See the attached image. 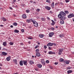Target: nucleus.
<instances>
[{
  "label": "nucleus",
  "instance_id": "1",
  "mask_svg": "<svg viewBox=\"0 0 74 74\" xmlns=\"http://www.w3.org/2000/svg\"><path fill=\"white\" fill-rule=\"evenodd\" d=\"M62 15H63V16H66V13H65L61 11L60 13V14L58 15V18H60L62 16Z\"/></svg>",
  "mask_w": 74,
  "mask_h": 74
},
{
  "label": "nucleus",
  "instance_id": "2",
  "mask_svg": "<svg viewBox=\"0 0 74 74\" xmlns=\"http://www.w3.org/2000/svg\"><path fill=\"white\" fill-rule=\"evenodd\" d=\"M31 22L33 23L34 26L36 27H37V26H38V23L36 22V21H35L33 20H31Z\"/></svg>",
  "mask_w": 74,
  "mask_h": 74
},
{
  "label": "nucleus",
  "instance_id": "3",
  "mask_svg": "<svg viewBox=\"0 0 74 74\" xmlns=\"http://www.w3.org/2000/svg\"><path fill=\"white\" fill-rule=\"evenodd\" d=\"M59 51L58 53V55H60L62 53V51H63V49H60L59 50Z\"/></svg>",
  "mask_w": 74,
  "mask_h": 74
},
{
  "label": "nucleus",
  "instance_id": "4",
  "mask_svg": "<svg viewBox=\"0 0 74 74\" xmlns=\"http://www.w3.org/2000/svg\"><path fill=\"white\" fill-rule=\"evenodd\" d=\"M68 18H71L74 17V14H70L68 16Z\"/></svg>",
  "mask_w": 74,
  "mask_h": 74
},
{
  "label": "nucleus",
  "instance_id": "5",
  "mask_svg": "<svg viewBox=\"0 0 74 74\" xmlns=\"http://www.w3.org/2000/svg\"><path fill=\"white\" fill-rule=\"evenodd\" d=\"M59 18H60L61 19V20L62 21H64L66 19V17L64 16H62L60 18V17H58Z\"/></svg>",
  "mask_w": 74,
  "mask_h": 74
},
{
  "label": "nucleus",
  "instance_id": "6",
  "mask_svg": "<svg viewBox=\"0 0 74 74\" xmlns=\"http://www.w3.org/2000/svg\"><path fill=\"white\" fill-rule=\"evenodd\" d=\"M27 60H23V63L24 65H25V66H27Z\"/></svg>",
  "mask_w": 74,
  "mask_h": 74
},
{
  "label": "nucleus",
  "instance_id": "7",
  "mask_svg": "<svg viewBox=\"0 0 74 74\" xmlns=\"http://www.w3.org/2000/svg\"><path fill=\"white\" fill-rule=\"evenodd\" d=\"M53 34H54V33L51 32L49 34V36L50 37H52Z\"/></svg>",
  "mask_w": 74,
  "mask_h": 74
},
{
  "label": "nucleus",
  "instance_id": "8",
  "mask_svg": "<svg viewBox=\"0 0 74 74\" xmlns=\"http://www.w3.org/2000/svg\"><path fill=\"white\" fill-rule=\"evenodd\" d=\"M47 47L52 46V43H49L48 44H47Z\"/></svg>",
  "mask_w": 74,
  "mask_h": 74
},
{
  "label": "nucleus",
  "instance_id": "9",
  "mask_svg": "<svg viewBox=\"0 0 74 74\" xmlns=\"http://www.w3.org/2000/svg\"><path fill=\"white\" fill-rule=\"evenodd\" d=\"M45 8L47 10H51V8L49 6H46L45 7Z\"/></svg>",
  "mask_w": 74,
  "mask_h": 74
},
{
  "label": "nucleus",
  "instance_id": "10",
  "mask_svg": "<svg viewBox=\"0 0 74 74\" xmlns=\"http://www.w3.org/2000/svg\"><path fill=\"white\" fill-rule=\"evenodd\" d=\"M2 54L4 56H6L8 54V53H5L4 52H2Z\"/></svg>",
  "mask_w": 74,
  "mask_h": 74
},
{
  "label": "nucleus",
  "instance_id": "11",
  "mask_svg": "<svg viewBox=\"0 0 74 74\" xmlns=\"http://www.w3.org/2000/svg\"><path fill=\"white\" fill-rule=\"evenodd\" d=\"M29 63L30 64H34V62L32 61V60H31L29 61Z\"/></svg>",
  "mask_w": 74,
  "mask_h": 74
},
{
  "label": "nucleus",
  "instance_id": "12",
  "mask_svg": "<svg viewBox=\"0 0 74 74\" xmlns=\"http://www.w3.org/2000/svg\"><path fill=\"white\" fill-rule=\"evenodd\" d=\"M36 55L39 57V56H40V53L39 52L36 53Z\"/></svg>",
  "mask_w": 74,
  "mask_h": 74
},
{
  "label": "nucleus",
  "instance_id": "13",
  "mask_svg": "<svg viewBox=\"0 0 74 74\" xmlns=\"http://www.w3.org/2000/svg\"><path fill=\"white\" fill-rule=\"evenodd\" d=\"M19 64L20 66H23V61L22 60L20 61L19 62Z\"/></svg>",
  "mask_w": 74,
  "mask_h": 74
},
{
  "label": "nucleus",
  "instance_id": "14",
  "mask_svg": "<svg viewBox=\"0 0 74 74\" xmlns=\"http://www.w3.org/2000/svg\"><path fill=\"white\" fill-rule=\"evenodd\" d=\"M10 59H11V57H10V56L6 58V60L7 61H10Z\"/></svg>",
  "mask_w": 74,
  "mask_h": 74
},
{
  "label": "nucleus",
  "instance_id": "15",
  "mask_svg": "<svg viewBox=\"0 0 74 74\" xmlns=\"http://www.w3.org/2000/svg\"><path fill=\"white\" fill-rule=\"evenodd\" d=\"M22 17L23 18L25 19V18H26V15L25 14H23Z\"/></svg>",
  "mask_w": 74,
  "mask_h": 74
},
{
  "label": "nucleus",
  "instance_id": "16",
  "mask_svg": "<svg viewBox=\"0 0 74 74\" xmlns=\"http://www.w3.org/2000/svg\"><path fill=\"white\" fill-rule=\"evenodd\" d=\"M13 62L14 63H15V64H17V60H16V59H15L13 60Z\"/></svg>",
  "mask_w": 74,
  "mask_h": 74
},
{
  "label": "nucleus",
  "instance_id": "17",
  "mask_svg": "<svg viewBox=\"0 0 74 74\" xmlns=\"http://www.w3.org/2000/svg\"><path fill=\"white\" fill-rule=\"evenodd\" d=\"M73 72V71L72 70H68L67 71V73L68 74H70V73H71Z\"/></svg>",
  "mask_w": 74,
  "mask_h": 74
},
{
  "label": "nucleus",
  "instance_id": "18",
  "mask_svg": "<svg viewBox=\"0 0 74 74\" xmlns=\"http://www.w3.org/2000/svg\"><path fill=\"white\" fill-rule=\"evenodd\" d=\"M60 23L61 25H62V24H64V21L62 20H61L60 21Z\"/></svg>",
  "mask_w": 74,
  "mask_h": 74
},
{
  "label": "nucleus",
  "instance_id": "19",
  "mask_svg": "<svg viewBox=\"0 0 74 74\" xmlns=\"http://www.w3.org/2000/svg\"><path fill=\"white\" fill-rule=\"evenodd\" d=\"M3 45L5 47H6V46L7 45V43H6V42H3Z\"/></svg>",
  "mask_w": 74,
  "mask_h": 74
},
{
  "label": "nucleus",
  "instance_id": "20",
  "mask_svg": "<svg viewBox=\"0 0 74 74\" xmlns=\"http://www.w3.org/2000/svg\"><path fill=\"white\" fill-rule=\"evenodd\" d=\"M37 66L39 68H41L42 67V65L41 64H38Z\"/></svg>",
  "mask_w": 74,
  "mask_h": 74
},
{
  "label": "nucleus",
  "instance_id": "21",
  "mask_svg": "<svg viewBox=\"0 0 74 74\" xmlns=\"http://www.w3.org/2000/svg\"><path fill=\"white\" fill-rule=\"evenodd\" d=\"M14 33H19V32L18 30L15 29L14 31Z\"/></svg>",
  "mask_w": 74,
  "mask_h": 74
},
{
  "label": "nucleus",
  "instance_id": "22",
  "mask_svg": "<svg viewBox=\"0 0 74 74\" xmlns=\"http://www.w3.org/2000/svg\"><path fill=\"white\" fill-rule=\"evenodd\" d=\"M52 21V23H51V25H55V22H54V21L53 20H51Z\"/></svg>",
  "mask_w": 74,
  "mask_h": 74
},
{
  "label": "nucleus",
  "instance_id": "23",
  "mask_svg": "<svg viewBox=\"0 0 74 74\" xmlns=\"http://www.w3.org/2000/svg\"><path fill=\"white\" fill-rule=\"evenodd\" d=\"M39 36L40 38H43L44 37V35L42 34H40Z\"/></svg>",
  "mask_w": 74,
  "mask_h": 74
},
{
  "label": "nucleus",
  "instance_id": "24",
  "mask_svg": "<svg viewBox=\"0 0 74 74\" xmlns=\"http://www.w3.org/2000/svg\"><path fill=\"white\" fill-rule=\"evenodd\" d=\"M2 20L3 21H4V22H5L7 21V20L6 19H5V18L4 17L2 18Z\"/></svg>",
  "mask_w": 74,
  "mask_h": 74
},
{
  "label": "nucleus",
  "instance_id": "25",
  "mask_svg": "<svg viewBox=\"0 0 74 74\" xmlns=\"http://www.w3.org/2000/svg\"><path fill=\"white\" fill-rule=\"evenodd\" d=\"M69 62H70L69 61L66 60L65 61V63L66 64H69Z\"/></svg>",
  "mask_w": 74,
  "mask_h": 74
},
{
  "label": "nucleus",
  "instance_id": "26",
  "mask_svg": "<svg viewBox=\"0 0 74 74\" xmlns=\"http://www.w3.org/2000/svg\"><path fill=\"white\" fill-rule=\"evenodd\" d=\"M51 7L52 8H54V2H53L51 4Z\"/></svg>",
  "mask_w": 74,
  "mask_h": 74
},
{
  "label": "nucleus",
  "instance_id": "27",
  "mask_svg": "<svg viewBox=\"0 0 74 74\" xmlns=\"http://www.w3.org/2000/svg\"><path fill=\"white\" fill-rule=\"evenodd\" d=\"M32 21L30 20H27V23H30Z\"/></svg>",
  "mask_w": 74,
  "mask_h": 74
},
{
  "label": "nucleus",
  "instance_id": "28",
  "mask_svg": "<svg viewBox=\"0 0 74 74\" xmlns=\"http://www.w3.org/2000/svg\"><path fill=\"white\" fill-rule=\"evenodd\" d=\"M13 25L14 26H17V23H13Z\"/></svg>",
  "mask_w": 74,
  "mask_h": 74
},
{
  "label": "nucleus",
  "instance_id": "29",
  "mask_svg": "<svg viewBox=\"0 0 74 74\" xmlns=\"http://www.w3.org/2000/svg\"><path fill=\"white\" fill-rule=\"evenodd\" d=\"M48 54H49V55H52V52L51 51H49L48 52Z\"/></svg>",
  "mask_w": 74,
  "mask_h": 74
},
{
  "label": "nucleus",
  "instance_id": "30",
  "mask_svg": "<svg viewBox=\"0 0 74 74\" xmlns=\"http://www.w3.org/2000/svg\"><path fill=\"white\" fill-rule=\"evenodd\" d=\"M64 36V35H63V34H61L60 35H59V37H63Z\"/></svg>",
  "mask_w": 74,
  "mask_h": 74
},
{
  "label": "nucleus",
  "instance_id": "31",
  "mask_svg": "<svg viewBox=\"0 0 74 74\" xmlns=\"http://www.w3.org/2000/svg\"><path fill=\"white\" fill-rule=\"evenodd\" d=\"M39 49H37L36 50V53H38V52H39Z\"/></svg>",
  "mask_w": 74,
  "mask_h": 74
},
{
  "label": "nucleus",
  "instance_id": "32",
  "mask_svg": "<svg viewBox=\"0 0 74 74\" xmlns=\"http://www.w3.org/2000/svg\"><path fill=\"white\" fill-rule=\"evenodd\" d=\"M10 45H13L14 44V43L13 42H10L9 43Z\"/></svg>",
  "mask_w": 74,
  "mask_h": 74
},
{
  "label": "nucleus",
  "instance_id": "33",
  "mask_svg": "<svg viewBox=\"0 0 74 74\" xmlns=\"http://www.w3.org/2000/svg\"><path fill=\"white\" fill-rule=\"evenodd\" d=\"M60 62H63V61H64V60L62 58H61L60 60Z\"/></svg>",
  "mask_w": 74,
  "mask_h": 74
},
{
  "label": "nucleus",
  "instance_id": "34",
  "mask_svg": "<svg viewBox=\"0 0 74 74\" xmlns=\"http://www.w3.org/2000/svg\"><path fill=\"white\" fill-rule=\"evenodd\" d=\"M45 18H41V20L42 21H45Z\"/></svg>",
  "mask_w": 74,
  "mask_h": 74
},
{
  "label": "nucleus",
  "instance_id": "35",
  "mask_svg": "<svg viewBox=\"0 0 74 74\" xmlns=\"http://www.w3.org/2000/svg\"><path fill=\"white\" fill-rule=\"evenodd\" d=\"M26 12L27 13H29V12H30V10H26Z\"/></svg>",
  "mask_w": 74,
  "mask_h": 74
},
{
  "label": "nucleus",
  "instance_id": "36",
  "mask_svg": "<svg viewBox=\"0 0 74 74\" xmlns=\"http://www.w3.org/2000/svg\"><path fill=\"white\" fill-rule=\"evenodd\" d=\"M38 47H39V45H37L35 47V49H37V48H38Z\"/></svg>",
  "mask_w": 74,
  "mask_h": 74
},
{
  "label": "nucleus",
  "instance_id": "37",
  "mask_svg": "<svg viewBox=\"0 0 74 74\" xmlns=\"http://www.w3.org/2000/svg\"><path fill=\"white\" fill-rule=\"evenodd\" d=\"M65 12L66 13V14H69V11H65Z\"/></svg>",
  "mask_w": 74,
  "mask_h": 74
},
{
  "label": "nucleus",
  "instance_id": "38",
  "mask_svg": "<svg viewBox=\"0 0 74 74\" xmlns=\"http://www.w3.org/2000/svg\"><path fill=\"white\" fill-rule=\"evenodd\" d=\"M42 64L43 65H45V63L44 62H42Z\"/></svg>",
  "mask_w": 74,
  "mask_h": 74
},
{
  "label": "nucleus",
  "instance_id": "39",
  "mask_svg": "<svg viewBox=\"0 0 74 74\" xmlns=\"http://www.w3.org/2000/svg\"><path fill=\"white\" fill-rule=\"evenodd\" d=\"M46 62L47 63H49V61L48 60H47L46 61Z\"/></svg>",
  "mask_w": 74,
  "mask_h": 74
},
{
  "label": "nucleus",
  "instance_id": "40",
  "mask_svg": "<svg viewBox=\"0 0 74 74\" xmlns=\"http://www.w3.org/2000/svg\"><path fill=\"white\" fill-rule=\"evenodd\" d=\"M28 39H30V40H32V39H33V38L32 37H29L28 38Z\"/></svg>",
  "mask_w": 74,
  "mask_h": 74
},
{
  "label": "nucleus",
  "instance_id": "41",
  "mask_svg": "<svg viewBox=\"0 0 74 74\" xmlns=\"http://www.w3.org/2000/svg\"><path fill=\"white\" fill-rule=\"evenodd\" d=\"M71 69V67H67V70Z\"/></svg>",
  "mask_w": 74,
  "mask_h": 74
},
{
  "label": "nucleus",
  "instance_id": "42",
  "mask_svg": "<svg viewBox=\"0 0 74 74\" xmlns=\"http://www.w3.org/2000/svg\"><path fill=\"white\" fill-rule=\"evenodd\" d=\"M52 45H54V46H56V45L55 43H52Z\"/></svg>",
  "mask_w": 74,
  "mask_h": 74
},
{
  "label": "nucleus",
  "instance_id": "43",
  "mask_svg": "<svg viewBox=\"0 0 74 74\" xmlns=\"http://www.w3.org/2000/svg\"><path fill=\"white\" fill-rule=\"evenodd\" d=\"M51 30H55V29L54 28V27H51Z\"/></svg>",
  "mask_w": 74,
  "mask_h": 74
},
{
  "label": "nucleus",
  "instance_id": "44",
  "mask_svg": "<svg viewBox=\"0 0 74 74\" xmlns=\"http://www.w3.org/2000/svg\"><path fill=\"white\" fill-rule=\"evenodd\" d=\"M40 9H37V11L38 12H39V11H40Z\"/></svg>",
  "mask_w": 74,
  "mask_h": 74
},
{
  "label": "nucleus",
  "instance_id": "45",
  "mask_svg": "<svg viewBox=\"0 0 74 74\" xmlns=\"http://www.w3.org/2000/svg\"><path fill=\"white\" fill-rule=\"evenodd\" d=\"M21 31L22 33H23V32L25 31V30L23 29H21Z\"/></svg>",
  "mask_w": 74,
  "mask_h": 74
},
{
  "label": "nucleus",
  "instance_id": "46",
  "mask_svg": "<svg viewBox=\"0 0 74 74\" xmlns=\"http://www.w3.org/2000/svg\"><path fill=\"white\" fill-rule=\"evenodd\" d=\"M65 1L66 2V3H68V2H69V0H66Z\"/></svg>",
  "mask_w": 74,
  "mask_h": 74
},
{
  "label": "nucleus",
  "instance_id": "47",
  "mask_svg": "<svg viewBox=\"0 0 74 74\" xmlns=\"http://www.w3.org/2000/svg\"><path fill=\"white\" fill-rule=\"evenodd\" d=\"M53 54H56V53L54 52H52V55H53Z\"/></svg>",
  "mask_w": 74,
  "mask_h": 74
},
{
  "label": "nucleus",
  "instance_id": "48",
  "mask_svg": "<svg viewBox=\"0 0 74 74\" xmlns=\"http://www.w3.org/2000/svg\"><path fill=\"white\" fill-rule=\"evenodd\" d=\"M46 2L47 3H49L50 2V1H49V0H46Z\"/></svg>",
  "mask_w": 74,
  "mask_h": 74
},
{
  "label": "nucleus",
  "instance_id": "49",
  "mask_svg": "<svg viewBox=\"0 0 74 74\" xmlns=\"http://www.w3.org/2000/svg\"><path fill=\"white\" fill-rule=\"evenodd\" d=\"M56 65H57V64H58V63L56 62H55L54 63Z\"/></svg>",
  "mask_w": 74,
  "mask_h": 74
},
{
  "label": "nucleus",
  "instance_id": "50",
  "mask_svg": "<svg viewBox=\"0 0 74 74\" xmlns=\"http://www.w3.org/2000/svg\"><path fill=\"white\" fill-rule=\"evenodd\" d=\"M44 48H45V49H46V48H47V46H46V45H44Z\"/></svg>",
  "mask_w": 74,
  "mask_h": 74
},
{
  "label": "nucleus",
  "instance_id": "51",
  "mask_svg": "<svg viewBox=\"0 0 74 74\" xmlns=\"http://www.w3.org/2000/svg\"><path fill=\"white\" fill-rule=\"evenodd\" d=\"M58 3H55V5H58Z\"/></svg>",
  "mask_w": 74,
  "mask_h": 74
},
{
  "label": "nucleus",
  "instance_id": "52",
  "mask_svg": "<svg viewBox=\"0 0 74 74\" xmlns=\"http://www.w3.org/2000/svg\"><path fill=\"white\" fill-rule=\"evenodd\" d=\"M50 13H51V14H52V13H53V12H52V11H50L49 12Z\"/></svg>",
  "mask_w": 74,
  "mask_h": 74
},
{
  "label": "nucleus",
  "instance_id": "53",
  "mask_svg": "<svg viewBox=\"0 0 74 74\" xmlns=\"http://www.w3.org/2000/svg\"><path fill=\"white\" fill-rule=\"evenodd\" d=\"M50 69H53V67L51 66H50Z\"/></svg>",
  "mask_w": 74,
  "mask_h": 74
},
{
  "label": "nucleus",
  "instance_id": "54",
  "mask_svg": "<svg viewBox=\"0 0 74 74\" xmlns=\"http://www.w3.org/2000/svg\"><path fill=\"white\" fill-rule=\"evenodd\" d=\"M51 47H49V50H51Z\"/></svg>",
  "mask_w": 74,
  "mask_h": 74
},
{
  "label": "nucleus",
  "instance_id": "55",
  "mask_svg": "<svg viewBox=\"0 0 74 74\" xmlns=\"http://www.w3.org/2000/svg\"><path fill=\"white\" fill-rule=\"evenodd\" d=\"M10 27H11V28H12L13 27V26L12 25H11L10 26Z\"/></svg>",
  "mask_w": 74,
  "mask_h": 74
},
{
  "label": "nucleus",
  "instance_id": "56",
  "mask_svg": "<svg viewBox=\"0 0 74 74\" xmlns=\"http://www.w3.org/2000/svg\"><path fill=\"white\" fill-rule=\"evenodd\" d=\"M16 1V0H13V3H15Z\"/></svg>",
  "mask_w": 74,
  "mask_h": 74
},
{
  "label": "nucleus",
  "instance_id": "57",
  "mask_svg": "<svg viewBox=\"0 0 74 74\" xmlns=\"http://www.w3.org/2000/svg\"><path fill=\"white\" fill-rule=\"evenodd\" d=\"M28 44H30V43H31V41L28 42Z\"/></svg>",
  "mask_w": 74,
  "mask_h": 74
},
{
  "label": "nucleus",
  "instance_id": "58",
  "mask_svg": "<svg viewBox=\"0 0 74 74\" xmlns=\"http://www.w3.org/2000/svg\"><path fill=\"white\" fill-rule=\"evenodd\" d=\"M3 66V65H2V64L0 63V66Z\"/></svg>",
  "mask_w": 74,
  "mask_h": 74
},
{
  "label": "nucleus",
  "instance_id": "59",
  "mask_svg": "<svg viewBox=\"0 0 74 74\" xmlns=\"http://www.w3.org/2000/svg\"><path fill=\"white\" fill-rule=\"evenodd\" d=\"M13 16H14L15 17L16 16V15H15V14H13Z\"/></svg>",
  "mask_w": 74,
  "mask_h": 74
},
{
  "label": "nucleus",
  "instance_id": "60",
  "mask_svg": "<svg viewBox=\"0 0 74 74\" xmlns=\"http://www.w3.org/2000/svg\"><path fill=\"white\" fill-rule=\"evenodd\" d=\"M60 4H61V5H63V3H60Z\"/></svg>",
  "mask_w": 74,
  "mask_h": 74
},
{
  "label": "nucleus",
  "instance_id": "61",
  "mask_svg": "<svg viewBox=\"0 0 74 74\" xmlns=\"http://www.w3.org/2000/svg\"><path fill=\"white\" fill-rule=\"evenodd\" d=\"M35 70H36V71H38V69H35Z\"/></svg>",
  "mask_w": 74,
  "mask_h": 74
},
{
  "label": "nucleus",
  "instance_id": "62",
  "mask_svg": "<svg viewBox=\"0 0 74 74\" xmlns=\"http://www.w3.org/2000/svg\"><path fill=\"white\" fill-rule=\"evenodd\" d=\"M0 26H1V27H3V26H4L3 25H1Z\"/></svg>",
  "mask_w": 74,
  "mask_h": 74
},
{
  "label": "nucleus",
  "instance_id": "63",
  "mask_svg": "<svg viewBox=\"0 0 74 74\" xmlns=\"http://www.w3.org/2000/svg\"><path fill=\"white\" fill-rule=\"evenodd\" d=\"M10 10H12V8L11 7H10Z\"/></svg>",
  "mask_w": 74,
  "mask_h": 74
},
{
  "label": "nucleus",
  "instance_id": "64",
  "mask_svg": "<svg viewBox=\"0 0 74 74\" xmlns=\"http://www.w3.org/2000/svg\"><path fill=\"white\" fill-rule=\"evenodd\" d=\"M30 3H33V1H30Z\"/></svg>",
  "mask_w": 74,
  "mask_h": 74
}]
</instances>
